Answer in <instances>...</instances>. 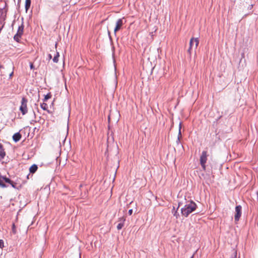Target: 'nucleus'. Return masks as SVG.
I'll list each match as a JSON object with an SVG mask.
<instances>
[{
    "mask_svg": "<svg viewBox=\"0 0 258 258\" xmlns=\"http://www.w3.org/2000/svg\"><path fill=\"white\" fill-rule=\"evenodd\" d=\"M197 207L196 203L192 201H188L184 207L181 209V212L183 216L187 217L189 214L194 211Z\"/></svg>",
    "mask_w": 258,
    "mask_h": 258,
    "instance_id": "nucleus-1",
    "label": "nucleus"
},
{
    "mask_svg": "<svg viewBox=\"0 0 258 258\" xmlns=\"http://www.w3.org/2000/svg\"><path fill=\"white\" fill-rule=\"evenodd\" d=\"M207 160V152L206 151L202 152L201 156L200 157V164L205 170L206 169V163Z\"/></svg>",
    "mask_w": 258,
    "mask_h": 258,
    "instance_id": "nucleus-2",
    "label": "nucleus"
},
{
    "mask_svg": "<svg viewBox=\"0 0 258 258\" xmlns=\"http://www.w3.org/2000/svg\"><path fill=\"white\" fill-rule=\"evenodd\" d=\"M199 39L198 38H192L189 42V48L188 50L189 53H190V50L192 49H196L199 44Z\"/></svg>",
    "mask_w": 258,
    "mask_h": 258,
    "instance_id": "nucleus-3",
    "label": "nucleus"
},
{
    "mask_svg": "<svg viewBox=\"0 0 258 258\" xmlns=\"http://www.w3.org/2000/svg\"><path fill=\"white\" fill-rule=\"evenodd\" d=\"M241 206L239 205L235 207V214L234 219L236 221H238L241 215Z\"/></svg>",
    "mask_w": 258,
    "mask_h": 258,
    "instance_id": "nucleus-4",
    "label": "nucleus"
},
{
    "mask_svg": "<svg viewBox=\"0 0 258 258\" xmlns=\"http://www.w3.org/2000/svg\"><path fill=\"white\" fill-rule=\"evenodd\" d=\"M3 181H5L6 182L12 184V182L9 178L5 176H3L0 174V186L1 187L5 188L7 186L6 184L3 183Z\"/></svg>",
    "mask_w": 258,
    "mask_h": 258,
    "instance_id": "nucleus-5",
    "label": "nucleus"
},
{
    "mask_svg": "<svg viewBox=\"0 0 258 258\" xmlns=\"http://www.w3.org/2000/svg\"><path fill=\"white\" fill-rule=\"evenodd\" d=\"M27 100L25 98H23L21 101V105L20 107V109L22 113H26L27 112Z\"/></svg>",
    "mask_w": 258,
    "mask_h": 258,
    "instance_id": "nucleus-6",
    "label": "nucleus"
},
{
    "mask_svg": "<svg viewBox=\"0 0 258 258\" xmlns=\"http://www.w3.org/2000/svg\"><path fill=\"white\" fill-rule=\"evenodd\" d=\"M3 8L0 9V22L4 21L6 17L7 10L5 9L6 4H4Z\"/></svg>",
    "mask_w": 258,
    "mask_h": 258,
    "instance_id": "nucleus-7",
    "label": "nucleus"
},
{
    "mask_svg": "<svg viewBox=\"0 0 258 258\" xmlns=\"http://www.w3.org/2000/svg\"><path fill=\"white\" fill-rule=\"evenodd\" d=\"M123 19L124 18L119 19H118L116 23V26L114 29V32L115 33L117 31H118L121 27V26L123 25L124 22H123Z\"/></svg>",
    "mask_w": 258,
    "mask_h": 258,
    "instance_id": "nucleus-8",
    "label": "nucleus"
},
{
    "mask_svg": "<svg viewBox=\"0 0 258 258\" xmlns=\"http://www.w3.org/2000/svg\"><path fill=\"white\" fill-rule=\"evenodd\" d=\"M125 220V219L123 217L120 218L119 221H120V222L118 223V225H117V229L118 230H120L122 228Z\"/></svg>",
    "mask_w": 258,
    "mask_h": 258,
    "instance_id": "nucleus-9",
    "label": "nucleus"
},
{
    "mask_svg": "<svg viewBox=\"0 0 258 258\" xmlns=\"http://www.w3.org/2000/svg\"><path fill=\"white\" fill-rule=\"evenodd\" d=\"M21 138V135L19 133H15L13 136V139L15 142H18Z\"/></svg>",
    "mask_w": 258,
    "mask_h": 258,
    "instance_id": "nucleus-10",
    "label": "nucleus"
},
{
    "mask_svg": "<svg viewBox=\"0 0 258 258\" xmlns=\"http://www.w3.org/2000/svg\"><path fill=\"white\" fill-rule=\"evenodd\" d=\"M6 156V153L3 146L2 144H0V159H3Z\"/></svg>",
    "mask_w": 258,
    "mask_h": 258,
    "instance_id": "nucleus-11",
    "label": "nucleus"
},
{
    "mask_svg": "<svg viewBox=\"0 0 258 258\" xmlns=\"http://www.w3.org/2000/svg\"><path fill=\"white\" fill-rule=\"evenodd\" d=\"M37 168V166L35 164H34L30 167L29 171L31 173H33L36 171Z\"/></svg>",
    "mask_w": 258,
    "mask_h": 258,
    "instance_id": "nucleus-12",
    "label": "nucleus"
},
{
    "mask_svg": "<svg viewBox=\"0 0 258 258\" xmlns=\"http://www.w3.org/2000/svg\"><path fill=\"white\" fill-rule=\"evenodd\" d=\"M31 5V0H26L25 1V9L27 12L29 9Z\"/></svg>",
    "mask_w": 258,
    "mask_h": 258,
    "instance_id": "nucleus-13",
    "label": "nucleus"
},
{
    "mask_svg": "<svg viewBox=\"0 0 258 258\" xmlns=\"http://www.w3.org/2000/svg\"><path fill=\"white\" fill-rule=\"evenodd\" d=\"M59 56V54L58 52H56V55L54 56V57L53 58V61L55 63H57L58 61V57Z\"/></svg>",
    "mask_w": 258,
    "mask_h": 258,
    "instance_id": "nucleus-14",
    "label": "nucleus"
},
{
    "mask_svg": "<svg viewBox=\"0 0 258 258\" xmlns=\"http://www.w3.org/2000/svg\"><path fill=\"white\" fill-rule=\"evenodd\" d=\"M181 122H180V123L179 124V132H178V139H177L178 141H179L180 138L181 137Z\"/></svg>",
    "mask_w": 258,
    "mask_h": 258,
    "instance_id": "nucleus-15",
    "label": "nucleus"
},
{
    "mask_svg": "<svg viewBox=\"0 0 258 258\" xmlns=\"http://www.w3.org/2000/svg\"><path fill=\"white\" fill-rule=\"evenodd\" d=\"M41 107L43 110L47 111L48 105L45 103L41 104Z\"/></svg>",
    "mask_w": 258,
    "mask_h": 258,
    "instance_id": "nucleus-16",
    "label": "nucleus"
},
{
    "mask_svg": "<svg viewBox=\"0 0 258 258\" xmlns=\"http://www.w3.org/2000/svg\"><path fill=\"white\" fill-rule=\"evenodd\" d=\"M172 214H173V216H175L176 217V218H177V219L178 218V217L179 216V214L177 213V210L175 211L174 207H173V209Z\"/></svg>",
    "mask_w": 258,
    "mask_h": 258,
    "instance_id": "nucleus-17",
    "label": "nucleus"
},
{
    "mask_svg": "<svg viewBox=\"0 0 258 258\" xmlns=\"http://www.w3.org/2000/svg\"><path fill=\"white\" fill-rule=\"evenodd\" d=\"M23 26L19 27L18 32L17 34H19L21 35L23 33Z\"/></svg>",
    "mask_w": 258,
    "mask_h": 258,
    "instance_id": "nucleus-18",
    "label": "nucleus"
},
{
    "mask_svg": "<svg viewBox=\"0 0 258 258\" xmlns=\"http://www.w3.org/2000/svg\"><path fill=\"white\" fill-rule=\"evenodd\" d=\"M21 35L19 34H16L14 37V39L16 40L17 41H19V38L20 37Z\"/></svg>",
    "mask_w": 258,
    "mask_h": 258,
    "instance_id": "nucleus-19",
    "label": "nucleus"
},
{
    "mask_svg": "<svg viewBox=\"0 0 258 258\" xmlns=\"http://www.w3.org/2000/svg\"><path fill=\"white\" fill-rule=\"evenodd\" d=\"M51 95L50 94H47L45 96L44 101H46L48 99L50 98Z\"/></svg>",
    "mask_w": 258,
    "mask_h": 258,
    "instance_id": "nucleus-20",
    "label": "nucleus"
},
{
    "mask_svg": "<svg viewBox=\"0 0 258 258\" xmlns=\"http://www.w3.org/2000/svg\"><path fill=\"white\" fill-rule=\"evenodd\" d=\"M4 247V243L3 240L0 239V248H3Z\"/></svg>",
    "mask_w": 258,
    "mask_h": 258,
    "instance_id": "nucleus-21",
    "label": "nucleus"
},
{
    "mask_svg": "<svg viewBox=\"0 0 258 258\" xmlns=\"http://www.w3.org/2000/svg\"><path fill=\"white\" fill-rule=\"evenodd\" d=\"M12 231H13V233H14V234H15L16 233V227H15V225L14 224H13Z\"/></svg>",
    "mask_w": 258,
    "mask_h": 258,
    "instance_id": "nucleus-22",
    "label": "nucleus"
},
{
    "mask_svg": "<svg viewBox=\"0 0 258 258\" xmlns=\"http://www.w3.org/2000/svg\"><path fill=\"white\" fill-rule=\"evenodd\" d=\"M133 213V210L132 209H130L129 211H128V214L130 215H131Z\"/></svg>",
    "mask_w": 258,
    "mask_h": 258,
    "instance_id": "nucleus-23",
    "label": "nucleus"
},
{
    "mask_svg": "<svg viewBox=\"0 0 258 258\" xmlns=\"http://www.w3.org/2000/svg\"><path fill=\"white\" fill-rule=\"evenodd\" d=\"M48 59H49V60H50V59L52 58V55H51V54H49L48 55Z\"/></svg>",
    "mask_w": 258,
    "mask_h": 258,
    "instance_id": "nucleus-24",
    "label": "nucleus"
},
{
    "mask_svg": "<svg viewBox=\"0 0 258 258\" xmlns=\"http://www.w3.org/2000/svg\"><path fill=\"white\" fill-rule=\"evenodd\" d=\"M111 115L109 114L108 116V121L110 122V120H111Z\"/></svg>",
    "mask_w": 258,
    "mask_h": 258,
    "instance_id": "nucleus-25",
    "label": "nucleus"
},
{
    "mask_svg": "<svg viewBox=\"0 0 258 258\" xmlns=\"http://www.w3.org/2000/svg\"><path fill=\"white\" fill-rule=\"evenodd\" d=\"M117 118H116V119L115 120L116 121H117L118 120V118H119V117L120 116L119 114H117Z\"/></svg>",
    "mask_w": 258,
    "mask_h": 258,
    "instance_id": "nucleus-26",
    "label": "nucleus"
},
{
    "mask_svg": "<svg viewBox=\"0 0 258 258\" xmlns=\"http://www.w3.org/2000/svg\"><path fill=\"white\" fill-rule=\"evenodd\" d=\"M30 68H31V69H32L33 68V64H32V63H31V64H30Z\"/></svg>",
    "mask_w": 258,
    "mask_h": 258,
    "instance_id": "nucleus-27",
    "label": "nucleus"
},
{
    "mask_svg": "<svg viewBox=\"0 0 258 258\" xmlns=\"http://www.w3.org/2000/svg\"><path fill=\"white\" fill-rule=\"evenodd\" d=\"M181 204H182V203L181 202H179V203H178V207H179L181 205ZM178 208H177V209Z\"/></svg>",
    "mask_w": 258,
    "mask_h": 258,
    "instance_id": "nucleus-28",
    "label": "nucleus"
},
{
    "mask_svg": "<svg viewBox=\"0 0 258 258\" xmlns=\"http://www.w3.org/2000/svg\"><path fill=\"white\" fill-rule=\"evenodd\" d=\"M56 47H57V43H56V44H55V49L56 48Z\"/></svg>",
    "mask_w": 258,
    "mask_h": 258,
    "instance_id": "nucleus-29",
    "label": "nucleus"
},
{
    "mask_svg": "<svg viewBox=\"0 0 258 258\" xmlns=\"http://www.w3.org/2000/svg\"><path fill=\"white\" fill-rule=\"evenodd\" d=\"M13 73L12 72V73L10 75V77H11V76L13 75Z\"/></svg>",
    "mask_w": 258,
    "mask_h": 258,
    "instance_id": "nucleus-30",
    "label": "nucleus"
},
{
    "mask_svg": "<svg viewBox=\"0 0 258 258\" xmlns=\"http://www.w3.org/2000/svg\"><path fill=\"white\" fill-rule=\"evenodd\" d=\"M192 257H193V256L191 258H192Z\"/></svg>",
    "mask_w": 258,
    "mask_h": 258,
    "instance_id": "nucleus-31",
    "label": "nucleus"
}]
</instances>
